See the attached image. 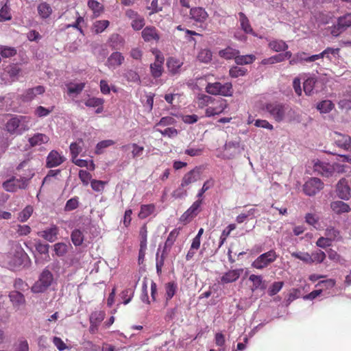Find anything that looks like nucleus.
Segmentation results:
<instances>
[{
    "instance_id": "44",
    "label": "nucleus",
    "mask_w": 351,
    "mask_h": 351,
    "mask_svg": "<svg viewBox=\"0 0 351 351\" xmlns=\"http://www.w3.org/2000/svg\"><path fill=\"white\" fill-rule=\"evenodd\" d=\"M0 54L3 58H11L16 54V49L12 47L0 45Z\"/></svg>"
},
{
    "instance_id": "46",
    "label": "nucleus",
    "mask_w": 351,
    "mask_h": 351,
    "mask_svg": "<svg viewBox=\"0 0 351 351\" xmlns=\"http://www.w3.org/2000/svg\"><path fill=\"white\" fill-rule=\"evenodd\" d=\"M291 256L295 258L300 259L306 264H313V260L311 259V256L308 252H292Z\"/></svg>"
},
{
    "instance_id": "28",
    "label": "nucleus",
    "mask_w": 351,
    "mask_h": 351,
    "mask_svg": "<svg viewBox=\"0 0 351 351\" xmlns=\"http://www.w3.org/2000/svg\"><path fill=\"white\" fill-rule=\"evenodd\" d=\"M241 27L246 34H250L256 36L252 28L250 21L245 14L243 12L239 13Z\"/></svg>"
},
{
    "instance_id": "11",
    "label": "nucleus",
    "mask_w": 351,
    "mask_h": 351,
    "mask_svg": "<svg viewBox=\"0 0 351 351\" xmlns=\"http://www.w3.org/2000/svg\"><path fill=\"white\" fill-rule=\"evenodd\" d=\"M214 104V106H208L206 109L205 113L206 117L219 114L223 112L228 106L226 101L223 99H218Z\"/></svg>"
},
{
    "instance_id": "5",
    "label": "nucleus",
    "mask_w": 351,
    "mask_h": 351,
    "mask_svg": "<svg viewBox=\"0 0 351 351\" xmlns=\"http://www.w3.org/2000/svg\"><path fill=\"white\" fill-rule=\"evenodd\" d=\"M206 91L213 95L232 96L233 93L232 85L230 82L221 84L220 82L208 83L206 86Z\"/></svg>"
},
{
    "instance_id": "9",
    "label": "nucleus",
    "mask_w": 351,
    "mask_h": 351,
    "mask_svg": "<svg viewBox=\"0 0 351 351\" xmlns=\"http://www.w3.org/2000/svg\"><path fill=\"white\" fill-rule=\"evenodd\" d=\"M202 203V199H197L184 213L181 216L182 221H187L195 217L200 211V206Z\"/></svg>"
},
{
    "instance_id": "36",
    "label": "nucleus",
    "mask_w": 351,
    "mask_h": 351,
    "mask_svg": "<svg viewBox=\"0 0 351 351\" xmlns=\"http://www.w3.org/2000/svg\"><path fill=\"white\" fill-rule=\"evenodd\" d=\"M179 234V230L177 229L173 230L169 234L165 243L163 250L167 251V254L169 253L170 251V249L173 244L174 243L177 237Z\"/></svg>"
},
{
    "instance_id": "30",
    "label": "nucleus",
    "mask_w": 351,
    "mask_h": 351,
    "mask_svg": "<svg viewBox=\"0 0 351 351\" xmlns=\"http://www.w3.org/2000/svg\"><path fill=\"white\" fill-rule=\"evenodd\" d=\"M123 150H129L132 149V157L136 158L141 156L144 151V147L138 145L136 143H130L122 147Z\"/></svg>"
},
{
    "instance_id": "56",
    "label": "nucleus",
    "mask_w": 351,
    "mask_h": 351,
    "mask_svg": "<svg viewBox=\"0 0 351 351\" xmlns=\"http://www.w3.org/2000/svg\"><path fill=\"white\" fill-rule=\"evenodd\" d=\"M54 251L57 256H62L68 251V245L64 243H58L54 245Z\"/></svg>"
},
{
    "instance_id": "54",
    "label": "nucleus",
    "mask_w": 351,
    "mask_h": 351,
    "mask_svg": "<svg viewBox=\"0 0 351 351\" xmlns=\"http://www.w3.org/2000/svg\"><path fill=\"white\" fill-rule=\"evenodd\" d=\"M334 107L333 104L328 100H325L317 105V109L320 111L322 113H327L330 112L332 108Z\"/></svg>"
},
{
    "instance_id": "39",
    "label": "nucleus",
    "mask_w": 351,
    "mask_h": 351,
    "mask_svg": "<svg viewBox=\"0 0 351 351\" xmlns=\"http://www.w3.org/2000/svg\"><path fill=\"white\" fill-rule=\"evenodd\" d=\"M87 5L95 16H99L104 11L103 5L96 0H88Z\"/></svg>"
},
{
    "instance_id": "60",
    "label": "nucleus",
    "mask_w": 351,
    "mask_h": 351,
    "mask_svg": "<svg viewBox=\"0 0 351 351\" xmlns=\"http://www.w3.org/2000/svg\"><path fill=\"white\" fill-rule=\"evenodd\" d=\"M145 25V19L144 18L139 15L133 21L131 22V26L134 29V30L138 31L141 29Z\"/></svg>"
},
{
    "instance_id": "20",
    "label": "nucleus",
    "mask_w": 351,
    "mask_h": 351,
    "mask_svg": "<svg viewBox=\"0 0 351 351\" xmlns=\"http://www.w3.org/2000/svg\"><path fill=\"white\" fill-rule=\"evenodd\" d=\"M58 234V228L56 226H51L39 233V235L44 238L45 240L52 243L57 239Z\"/></svg>"
},
{
    "instance_id": "47",
    "label": "nucleus",
    "mask_w": 351,
    "mask_h": 351,
    "mask_svg": "<svg viewBox=\"0 0 351 351\" xmlns=\"http://www.w3.org/2000/svg\"><path fill=\"white\" fill-rule=\"evenodd\" d=\"M213 53L208 49H203L199 51L197 55V59L203 63H208L212 60Z\"/></svg>"
},
{
    "instance_id": "33",
    "label": "nucleus",
    "mask_w": 351,
    "mask_h": 351,
    "mask_svg": "<svg viewBox=\"0 0 351 351\" xmlns=\"http://www.w3.org/2000/svg\"><path fill=\"white\" fill-rule=\"evenodd\" d=\"M269 47L274 51L280 52L288 49L287 44L282 40H274L269 43Z\"/></svg>"
},
{
    "instance_id": "53",
    "label": "nucleus",
    "mask_w": 351,
    "mask_h": 351,
    "mask_svg": "<svg viewBox=\"0 0 351 351\" xmlns=\"http://www.w3.org/2000/svg\"><path fill=\"white\" fill-rule=\"evenodd\" d=\"M33 207L31 206H26L19 215V220L21 222L26 221L33 213Z\"/></svg>"
},
{
    "instance_id": "15",
    "label": "nucleus",
    "mask_w": 351,
    "mask_h": 351,
    "mask_svg": "<svg viewBox=\"0 0 351 351\" xmlns=\"http://www.w3.org/2000/svg\"><path fill=\"white\" fill-rule=\"evenodd\" d=\"M208 16V13L203 8L195 7L190 10V18L197 23L204 22Z\"/></svg>"
},
{
    "instance_id": "29",
    "label": "nucleus",
    "mask_w": 351,
    "mask_h": 351,
    "mask_svg": "<svg viewBox=\"0 0 351 351\" xmlns=\"http://www.w3.org/2000/svg\"><path fill=\"white\" fill-rule=\"evenodd\" d=\"M37 10L39 16L44 19L49 18L52 13L51 7L46 2L40 3L38 5Z\"/></svg>"
},
{
    "instance_id": "16",
    "label": "nucleus",
    "mask_w": 351,
    "mask_h": 351,
    "mask_svg": "<svg viewBox=\"0 0 351 351\" xmlns=\"http://www.w3.org/2000/svg\"><path fill=\"white\" fill-rule=\"evenodd\" d=\"M200 172L197 168H195L193 170L186 173L181 182L182 187H186L189 184L195 182L199 178Z\"/></svg>"
},
{
    "instance_id": "1",
    "label": "nucleus",
    "mask_w": 351,
    "mask_h": 351,
    "mask_svg": "<svg viewBox=\"0 0 351 351\" xmlns=\"http://www.w3.org/2000/svg\"><path fill=\"white\" fill-rule=\"evenodd\" d=\"M263 109L269 114V117L278 123L291 122L297 118L296 112L291 107L278 101L266 103Z\"/></svg>"
},
{
    "instance_id": "10",
    "label": "nucleus",
    "mask_w": 351,
    "mask_h": 351,
    "mask_svg": "<svg viewBox=\"0 0 351 351\" xmlns=\"http://www.w3.org/2000/svg\"><path fill=\"white\" fill-rule=\"evenodd\" d=\"M65 158L56 150H52L48 154L46 159V166L48 168L56 167L62 164Z\"/></svg>"
},
{
    "instance_id": "3",
    "label": "nucleus",
    "mask_w": 351,
    "mask_h": 351,
    "mask_svg": "<svg viewBox=\"0 0 351 351\" xmlns=\"http://www.w3.org/2000/svg\"><path fill=\"white\" fill-rule=\"evenodd\" d=\"M54 277L49 267H45L40 274L38 280L31 288L34 293H43L53 284Z\"/></svg>"
},
{
    "instance_id": "64",
    "label": "nucleus",
    "mask_w": 351,
    "mask_h": 351,
    "mask_svg": "<svg viewBox=\"0 0 351 351\" xmlns=\"http://www.w3.org/2000/svg\"><path fill=\"white\" fill-rule=\"evenodd\" d=\"M0 17L4 21H9L12 19L10 9L7 4L2 6L0 10Z\"/></svg>"
},
{
    "instance_id": "45",
    "label": "nucleus",
    "mask_w": 351,
    "mask_h": 351,
    "mask_svg": "<svg viewBox=\"0 0 351 351\" xmlns=\"http://www.w3.org/2000/svg\"><path fill=\"white\" fill-rule=\"evenodd\" d=\"M249 280L253 282V290L258 289H265V286L263 284V280L261 276L252 274L250 276Z\"/></svg>"
},
{
    "instance_id": "6",
    "label": "nucleus",
    "mask_w": 351,
    "mask_h": 351,
    "mask_svg": "<svg viewBox=\"0 0 351 351\" xmlns=\"http://www.w3.org/2000/svg\"><path fill=\"white\" fill-rule=\"evenodd\" d=\"M223 156L228 159H232L240 154L244 149L241 143V138L237 137L234 140L227 141L223 145Z\"/></svg>"
},
{
    "instance_id": "61",
    "label": "nucleus",
    "mask_w": 351,
    "mask_h": 351,
    "mask_svg": "<svg viewBox=\"0 0 351 351\" xmlns=\"http://www.w3.org/2000/svg\"><path fill=\"white\" fill-rule=\"evenodd\" d=\"M104 319V315L101 312L93 313L90 317L91 326H97Z\"/></svg>"
},
{
    "instance_id": "34",
    "label": "nucleus",
    "mask_w": 351,
    "mask_h": 351,
    "mask_svg": "<svg viewBox=\"0 0 351 351\" xmlns=\"http://www.w3.org/2000/svg\"><path fill=\"white\" fill-rule=\"evenodd\" d=\"M316 82L317 79L314 77H309L304 82L303 88L306 95H311L313 93Z\"/></svg>"
},
{
    "instance_id": "31",
    "label": "nucleus",
    "mask_w": 351,
    "mask_h": 351,
    "mask_svg": "<svg viewBox=\"0 0 351 351\" xmlns=\"http://www.w3.org/2000/svg\"><path fill=\"white\" fill-rule=\"evenodd\" d=\"M9 298L14 306H20L25 302L23 294L19 291H11L9 294Z\"/></svg>"
},
{
    "instance_id": "48",
    "label": "nucleus",
    "mask_w": 351,
    "mask_h": 351,
    "mask_svg": "<svg viewBox=\"0 0 351 351\" xmlns=\"http://www.w3.org/2000/svg\"><path fill=\"white\" fill-rule=\"evenodd\" d=\"M110 22L108 20L96 21L93 25V31L95 34L103 32L109 25Z\"/></svg>"
},
{
    "instance_id": "19",
    "label": "nucleus",
    "mask_w": 351,
    "mask_h": 351,
    "mask_svg": "<svg viewBox=\"0 0 351 351\" xmlns=\"http://www.w3.org/2000/svg\"><path fill=\"white\" fill-rule=\"evenodd\" d=\"M183 62L174 57H170L167 60V66L169 71L173 74H178L181 71Z\"/></svg>"
},
{
    "instance_id": "26",
    "label": "nucleus",
    "mask_w": 351,
    "mask_h": 351,
    "mask_svg": "<svg viewBox=\"0 0 351 351\" xmlns=\"http://www.w3.org/2000/svg\"><path fill=\"white\" fill-rule=\"evenodd\" d=\"M45 91V88L43 86H37L32 88H29L26 90L25 95H23L25 101H31L32 100L36 95H41Z\"/></svg>"
},
{
    "instance_id": "40",
    "label": "nucleus",
    "mask_w": 351,
    "mask_h": 351,
    "mask_svg": "<svg viewBox=\"0 0 351 351\" xmlns=\"http://www.w3.org/2000/svg\"><path fill=\"white\" fill-rule=\"evenodd\" d=\"M239 54V51L231 47H227L223 50L219 51V55L220 57L225 59H232L236 58L237 55Z\"/></svg>"
},
{
    "instance_id": "52",
    "label": "nucleus",
    "mask_w": 351,
    "mask_h": 351,
    "mask_svg": "<svg viewBox=\"0 0 351 351\" xmlns=\"http://www.w3.org/2000/svg\"><path fill=\"white\" fill-rule=\"evenodd\" d=\"M337 22L339 25L346 30L347 28L351 26V13H348L342 16H340L337 19Z\"/></svg>"
},
{
    "instance_id": "24",
    "label": "nucleus",
    "mask_w": 351,
    "mask_h": 351,
    "mask_svg": "<svg viewBox=\"0 0 351 351\" xmlns=\"http://www.w3.org/2000/svg\"><path fill=\"white\" fill-rule=\"evenodd\" d=\"M330 208L337 215L349 213L351 210L350 206L342 201L332 202Z\"/></svg>"
},
{
    "instance_id": "51",
    "label": "nucleus",
    "mask_w": 351,
    "mask_h": 351,
    "mask_svg": "<svg viewBox=\"0 0 351 351\" xmlns=\"http://www.w3.org/2000/svg\"><path fill=\"white\" fill-rule=\"evenodd\" d=\"M114 144V141L108 139L99 142L96 145L95 153L97 154H101L103 153V150Z\"/></svg>"
},
{
    "instance_id": "22",
    "label": "nucleus",
    "mask_w": 351,
    "mask_h": 351,
    "mask_svg": "<svg viewBox=\"0 0 351 351\" xmlns=\"http://www.w3.org/2000/svg\"><path fill=\"white\" fill-rule=\"evenodd\" d=\"M22 184H17L16 178H12L3 183V189L8 192H14L18 189H25V181H23Z\"/></svg>"
},
{
    "instance_id": "50",
    "label": "nucleus",
    "mask_w": 351,
    "mask_h": 351,
    "mask_svg": "<svg viewBox=\"0 0 351 351\" xmlns=\"http://www.w3.org/2000/svg\"><path fill=\"white\" fill-rule=\"evenodd\" d=\"M325 235L330 241L341 239L339 230L332 227L326 228Z\"/></svg>"
},
{
    "instance_id": "58",
    "label": "nucleus",
    "mask_w": 351,
    "mask_h": 351,
    "mask_svg": "<svg viewBox=\"0 0 351 351\" xmlns=\"http://www.w3.org/2000/svg\"><path fill=\"white\" fill-rule=\"evenodd\" d=\"M104 102V100L101 98H97V97H91L85 101V105L87 107H97L100 106H103Z\"/></svg>"
},
{
    "instance_id": "49",
    "label": "nucleus",
    "mask_w": 351,
    "mask_h": 351,
    "mask_svg": "<svg viewBox=\"0 0 351 351\" xmlns=\"http://www.w3.org/2000/svg\"><path fill=\"white\" fill-rule=\"evenodd\" d=\"M84 83L70 84L67 86L68 93L70 95H79L84 88Z\"/></svg>"
},
{
    "instance_id": "14",
    "label": "nucleus",
    "mask_w": 351,
    "mask_h": 351,
    "mask_svg": "<svg viewBox=\"0 0 351 351\" xmlns=\"http://www.w3.org/2000/svg\"><path fill=\"white\" fill-rule=\"evenodd\" d=\"M243 271V269L229 270L221 277L220 282L221 284H228L235 282L239 278Z\"/></svg>"
},
{
    "instance_id": "2",
    "label": "nucleus",
    "mask_w": 351,
    "mask_h": 351,
    "mask_svg": "<svg viewBox=\"0 0 351 351\" xmlns=\"http://www.w3.org/2000/svg\"><path fill=\"white\" fill-rule=\"evenodd\" d=\"M31 125L29 117L11 115L5 125V130L10 135L20 136L27 131Z\"/></svg>"
},
{
    "instance_id": "41",
    "label": "nucleus",
    "mask_w": 351,
    "mask_h": 351,
    "mask_svg": "<svg viewBox=\"0 0 351 351\" xmlns=\"http://www.w3.org/2000/svg\"><path fill=\"white\" fill-rule=\"evenodd\" d=\"M303 62H308V56L305 52H298L293 55V58L289 60V64L295 65Z\"/></svg>"
},
{
    "instance_id": "63",
    "label": "nucleus",
    "mask_w": 351,
    "mask_h": 351,
    "mask_svg": "<svg viewBox=\"0 0 351 351\" xmlns=\"http://www.w3.org/2000/svg\"><path fill=\"white\" fill-rule=\"evenodd\" d=\"M283 282H275L269 287L268 293L270 296H273L278 293L283 287Z\"/></svg>"
},
{
    "instance_id": "38",
    "label": "nucleus",
    "mask_w": 351,
    "mask_h": 351,
    "mask_svg": "<svg viewBox=\"0 0 351 351\" xmlns=\"http://www.w3.org/2000/svg\"><path fill=\"white\" fill-rule=\"evenodd\" d=\"M123 76L129 82L136 83L138 84L141 83V77L138 73L132 69L127 70L124 73Z\"/></svg>"
},
{
    "instance_id": "35",
    "label": "nucleus",
    "mask_w": 351,
    "mask_h": 351,
    "mask_svg": "<svg viewBox=\"0 0 351 351\" xmlns=\"http://www.w3.org/2000/svg\"><path fill=\"white\" fill-rule=\"evenodd\" d=\"M165 299L166 302L170 300L175 295L178 286L175 282H169L165 284Z\"/></svg>"
},
{
    "instance_id": "37",
    "label": "nucleus",
    "mask_w": 351,
    "mask_h": 351,
    "mask_svg": "<svg viewBox=\"0 0 351 351\" xmlns=\"http://www.w3.org/2000/svg\"><path fill=\"white\" fill-rule=\"evenodd\" d=\"M14 351H29V346L27 340L24 337H20L13 345Z\"/></svg>"
},
{
    "instance_id": "57",
    "label": "nucleus",
    "mask_w": 351,
    "mask_h": 351,
    "mask_svg": "<svg viewBox=\"0 0 351 351\" xmlns=\"http://www.w3.org/2000/svg\"><path fill=\"white\" fill-rule=\"evenodd\" d=\"M247 69L243 67L233 66L230 71L229 73L232 77H238L245 75Z\"/></svg>"
},
{
    "instance_id": "17",
    "label": "nucleus",
    "mask_w": 351,
    "mask_h": 351,
    "mask_svg": "<svg viewBox=\"0 0 351 351\" xmlns=\"http://www.w3.org/2000/svg\"><path fill=\"white\" fill-rule=\"evenodd\" d=\"M350 189L346 179H341L337 184V193L339 198L348 199Z\"/></svg>"
},
{
    "instance_id": "23",
    "label": "nucleus",
    "mask_w": 351,
    "mask_h": 351,
    "mask_svg": "<svg viewBox=\"0 0 351 351\" xmlns=\"http://www.w3.org/2000/svg\"><path fill=\"white\" fill-rule=\"evenodd\" d=\"M85 229V227H80L73 230L71 237L73 243L75 246H79L82 244L84 239V231Z\"/></svg>"
},
{
    "instance_id": "59",
    "label": "nucleus",
    "mask_w": 351,
    "mask_h": 351,
    "mask_svg": "<svg viewBox=\"0 0 351 351\" xmlns=\"http://www.w3.org/2000/svg\"><path fill=\"white\" fill-rule=\"evenodd\" d=\"M82 143V140H80L79 142L72 143L70 145V151L73 159L75 158L78 156V154L82 152V147L80 145V143Z\"/></svg>"
},
{
    "instance_id": "42",
    "label": "nucleus",
    "mask_w": 351,
    "mask_h": 351,
    "mask_svg": "<svg viewBox=\"0 0 351 351\" xmlns=\"http://www.w3.org/2000/svg\"><path fill=\"white\" fill-rule=\"evenodd\" d=\"M154 209L155 206L153 204L142 205L138 213V217L141 219H145L154 213Z\"/></svg>"
},
{
    "instance_id": "21",
    "label": "nucleus",
    "mask_w": 351,
    "mask_h": 351,
    "mask_svg": "<svg viewBox=\"0 0 351 351\" xmlns=\"http://www.w3.org/2000/svg\"><path fill=\"white\" fill-rule=\"evenodd\" d=\"M49 141V137L42 133H36L28 139L29 145L32 147L47 143Z\"/></svg>"
},
{
    "instance_id": "18",
    "label": "nucleus",
    "mask_w": 351,
    "mask_h": 351,
    "mask_svg": "<svg viewBox=\"0 0 351 351\" xmlns=\"http://www.w3.org/2000/svg\"><path fill=\"white\" fill-rule=\"evenodd\" d=\"M142 37L145 42L158 41L160 39L156 28L153 26H147L144 28L142 31Z\"/></svg>"
},
{
    "instance_id": "25",
    "label": "nucleus",
    "mask_w": 351,
    "mask_h": 351,
    "mask_svg": "<svg viewBox=\"0 0 351 351\" xmlns=\"http://www.w3.org/2000/svg\"><path fill=\"white\" fill-rule=\"evenodd\" d=\"M163 60H159V56H156V61L150 64V71L153 77L158 78L162 75Z\"/></svg>"
},
{
    "instance_id": "13",
    "label": "nucleus",
    "mask_w": 351,
    "mask_h": 351,
    "mask_svg": "<svg viewBox=\"0 0 351 351\" xmlns=\"http://www.w3.org/2000/svg\"><path fill=\"white\" fill-rule=\"evenodd\" d=\"M125 58L121 53L115 51L110 54L106 61V65L110 69H116L120 66L124 62Z\"/></svg>"
},
{
    "instance_id": "4",
    "label": "nucleus",
    "mask_w": 351,
    "mask_h": 351,
    "mask_svg": "<svg viewBox=\"0 0 351 351\" xmlns=\"http://www.w3.org/2000/svg\"><path fill=\"white\" fill-rule=\"evenodd\" d=\"M29 261L27 253L21 247H18L10 256L8 263L11 269L15 270L27 265Z\"/></svg>"
},
{
    "instance_id": "7",
    "label": "nucleus",
    "mask_w": 351,
    "mask_h": 351,
    "mask_svg": "<svg viewBox=\"0 0 351 351\" xmlns=\"http://www.w3.org/2000/svg\"><path fill=\"white\" fill-rule=\"evenodd\" d=\"M278 257L276 252L271 250L258 256L252 263V266L257 269H263L274 263Z\"/></svg>"
},
{
    "instance_id": "27",
    "label": "nucleus",
    "mask_w": 351,
    "mask_h": 351,
    "mask_svg": "<svg viewBox=\"0 0 351 351\" xmlns=\"http://www.w3.org/2000/svg\"><path fill=\"white\" fill-rule=\"evenodd\" d=\"M109 43L112 48L114 49H120L125 45L124 38L118 34H113L109 38Z\"/></svg>"
},
{
    "instance_id": "32",
    "label": "nucleus",
    "mask_w": 351,
    "mask_h": 351,
    "mask_svg": "<svg viewBox=\"0 0 351 351\" xmlns=\"http://www.w3.org/2000/svg\"><path fill=\"white\" fill-rule=\"evenodd\" d=\"M335 143L345 150H351V137L348 135L339 134V138L336 140Z\"/></svg>"
},
{
    "instance_id": "43",
    "label": "nucleus",
    "mask_w": 351,
    "mask_h": 351,
    "mask_svg": "<svg viewBox=\"0 0 351 351\" xmlns=\"http://www.w3.org/2000/svg\"><path fill=\"white\" fill-rule=\"evenodd\" d=\"M255 59L256 57L254 55L239 56L238 54L237 55L234 61L237 64L243 65L251 64L255 60Z\"/></svg>"
},
{
    "instance_id": "12",
    "label": "nucleus",
    "mask_w": 351,
    "mask_h": 351,
    "mask_svg": "<svg viewBox=\"0 0 351 351\" xmlns=\"http://www.w3.org/2000/svg\"><path fill=\"white\" fill-rule=\"evenodd\" d=\"M314 170L326 177H329L334 173V168L331 165L319 160L315 162Z\"/></svg>"
},
{
    "instance_id": "8",
    "label": "nucleus",
    "mask_w": 351,
    "mask_h": 351,
    "mask_svg": "<svg viewBox=\"0 0 351 351\" xmlns=\"http://www.w3.org/2000/svg\"><path fill=\"white\" fill-rule=\"evenodd\" d=\"M324 187V184L320 179L312 178L305 182L303 186L304 193L308 196L315 195Z\"/></svg>"
},
{
    "instance_id": "62",
    "label": "nucleus",
    "mask_w": 351,
    "mask_h": 351,
    "mask_svg": "<svg viewBox=\"0 0 351 351\" xmlns=\"http://www.w3.org/2000/svg\"><path fill=\"white\" fill-rule=\"evenodd\" d=\"M214 99L210 96L206 95H200L198 97V104L199 106L203 108L208 106V104H211L214 101Z\"/></svg>"
},
{
    "instance_id": "55",
    "label": "nucleus",
    "mask_w": 351,
    "mask_h": 351,
    "mask_svg": "<svg viewBox=\"0 0 351 351\" xmlns=\"http://www.w3.org/2000/svg\"><path fill=\"white\" fill-rule=\"evenodd\" d=\"M313 263H321L326 258V254L321 250H317L311 254Z\"/></svg>"
}]
</instances>
